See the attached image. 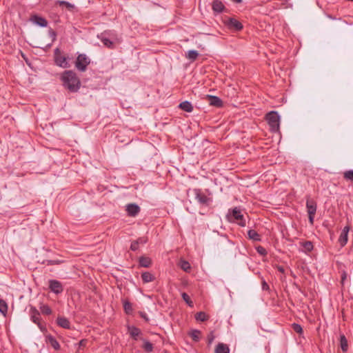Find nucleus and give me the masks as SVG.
<instances>
[{
    "mask_svg": "<svg viewBox=\"0 0 353 353\" xmlns=\"http://www.w3.org/2000/svg\"><path fill=\"white\" fill-rule=\"evenodd\" d=\"M139 263L141 267L149 268L152 265V260L147 256H141L139 259Z\"/></svg>",
    "mask_w": 353,
    "mask_h": 353,
    "instance_id": "21",
    "label": "nucleus"
},
{
    "mask_svg": "<svg viewBox=\"0 0 353 353\" xmlns=\"http://www.w3.org/2000/svg\"><path fill=\"white\" fill-rule=\"evenodd\" d=\"M301 245L304 248L305 252H311L314 248L312 242L310 241H306L301 243Z\"/></svg>",
    "mask_w": 353,
    "mask_h": 353,
    "instance_id": "32",
    "label": "nucleus"
},
{
    "mask_svg": "<svg viewBox=\"0 0 353 353\" xmlns=\"http://www.w3.org/2000/svg\"><path fill=\"white\" fill-rule=\"evenodd\" d=\"M196 321L204 322L208 319V316L204 312H199L195 314Z\"/></svg>",
    "mask_w": 353,
    "mask_h": 353,
    "instance_id": "31",
    "label": "nucleus"
},
{
    "mask_svg": "<svg viewBox=\"0 0 353 353\" xmlns=\"http://www.w3.org/2000/svg\"><path fill=\"white\" fill-rule=\"evenodd\" d=\"M57 324L64 329H70L71 323L70 321L64 316H58L57 319Z\"/></svg>",
    "mask_w": 353,
    "mask_h": 353,
    "instance_id": "16",
    "label": "nucleus"
},
{
    "mask_svg": "<svg viewBox=\"0 0 353 353\" xmlns=\"http://www.w3.org/2000/svg\"><path fill=\"white\" fill-rule=\"evenodd\" d=\"M343 178L347 181H351L353 182V170H350L344 172Z\"/></svg>",
    "mask_w": 353,
    "mask_h": 353,
    "instance_id": "36",
    "label": "nucleus"
},
{
    "mask_svg": "<svg viewBox=\"0 0 353 353\" xmlns=\"http://www.w3.org/2000/svg\"><path fill=\"white\" fill-rule=\"evenodd\" d=\"M223 22L228 28L232 31L239 32L243 28V24L233 17H225Z\"/></svg>",
    "mask_w": 353,
    "mask_h": 353,
    "instance_id": "7",
    "label": "nucleus"
},
{
    "mask_svg": "<svg viewBox=\"0 0 353 353\" xmlns=\"http://www.w3.org/2000/svg\"><path fill=\"white\" fill-rule=\"evenodd\" d=\"M135 241H137L139 245H140V244L143 245L147 243L148 238L145 236H141V237L138 238L137 240H135Z\"/></svg>",
    "mask_w": 353,
    "mask_h": 353,
    "instance_id": "41",
    "label": "nucleus"
},
{
    "mask_svg": "<svg viewBox=\"0 0 353 353\" xmlns=\"http://www.w3.org/2000/svg\"><path fill=\"white\" fill-rule=\"evenodd\" d=\"M139 244L137 241H133L130 245V250L132 251H137L139 249Z\"/></svg>",
    "mask_w": 353,
    "mask_h": 353,
    "instance_id": "42",
    "label": "nucleus"
},
{
    "mask_svg": "<svg viewBox=\"0 0 353 353\" xmlns=\"http://www.w3.org/2000/svg\"><path fill=\"white\" fill-rule=\"evenodd\" d=\"M30 319L35 324H37L41 330H43L44 327L41 323L40 321V313L34 307H31L30 310Z\"/></svg>",
    "mask_w": 353,
    "mask_h": 353,
    "instance_id": "9",
    "label": "nucleus"
},
{
    "mask_svg": "<svg viewBox=\"0 0 353 353\" xmlns=\"http://www.w3.org/2000/svg\"><path fill=\"white\" fill-rule=\"evenodd\" d=\"M63 86L70 92H77L81 88V81L77 73L72 70L63 71L60 77Z\"/></svg>",
    "mask_w": 353,
    "mask_h": 353,
    "instance_id": "1",
    "label": "nucleus"
},
{
    "mask_svg": "<svg viewBox=\"0 0 353 353\" xmlns=\"http://www.w3.org/2000/svg\"><path fill=\"white\" fill-rule=\"evenodd\" d=\"M180 268L186 272H188L191 270V265L188 261L181 260L180 261Z\"/></svg>",
    "mask_w": 353,
    "mask_h": 353,
    "instance_id": "33",
    "label": "nucleus"
},
{
    "mask_svg": "<svg viewBox=\"0 0 353 353\" xmlns=\"http://www.w3.org/2000/svg\"><path fill=\"white\" fill-rule=\"evenodd\" d=\"M248 239L253 241L259 242L261 241V236L254 230L250 229L248 231Z\"/></svg>",
    "mask_w": 353,
    "mask_h": 353,
    "instance_id": "19",
    "label": "nucleus"
},
{
    "mask_svg": "<svg viewBox=\"0 0 353 353\" xmlns=\"http://www.w3.org/2000/svg\"><path fill=\"white\" fill-rule=\"evenodd\" d=\"M54 59L57 65L63 68H68L70 67V64L69 63L70 58L62 55L59 48H57L54 50Z\"/></svg>",
    "mask_w": 353,
    "mask_h": 353,
    "instance_id": "5",
    "label": "nucleus"
},
{
    "mask_svg": "<svg viewBox=\"0 0 353 353\" xmlns=\"http://www.w3.org/2000/svg\"><path fill=\"white\" fill-rule=\"evenodd\" d=\"M30 21L33 23L42 28L46 27L48 26V21L46 19L38 14L32 15L30 17Z\"/></svg>",
    "mask_w": 353,
    "mask_h": 353,
    "instance_id": "11",
    "label": "nucleus"
},
{
    "mask_svg": "<svg viewBox=\"0 0 353 353\" xmlns=\"http://www.w3.org/2000/svg\"><path fill=\"white\" fill-rule=\"evenodd\" d=\"M317 205L315 201L308 199L306 201V208L307 214L315 215L316 212Z\"/></svg>",
    "mask_w": 353,
    "mask_h": 353,
    "instance_id": "15",
    "label": "nucleus"
},
{
    "mask_svg": "<svg viewBox=\"0 0 353 353\" xmlns=\"http://www.w3.org/2000/svg\"><path fill=\"white\" fill-rule=\"evenodd\" d=\"M189 336L194 342H199L201 338V332L199 330H192L189 332Z\"/></svg>",
    "mask_w": 353,
    "mask_h": 353,
    "instance_id": "23",
    "label": "nucleus"
},
{
    "mask_svg": "<svg viewBox=\"0 0 353 353\" xmlns=\"http://www.w3.org/2000/svg\"><path fill=\"white\" fill-rule=\"evenodd\" d=\"M191 191L194 195L195 199L201 205L209 206L212 202V199L205 195L201 189L194 188Z\"/></svg>",
    "mask_w": 353,
    "mask_h": 353,
    "instance_id": "6",
    "label": "nucleus"
},
{
    "mask_svg": "<svg viewBox=\"0 0 353 353\" xmlns=\"http://www.w3.org/2000/svg\"><path fill=\"white\" fill-rule=\"evenodd\" d=\"M179 108L187 112H191L193 110V106L192 103L188 101L181 102L179 105Z\"/></svg>",
    "mask_w": 353,
    "mask_h": 353,
    "instance_id": "20",
    "label": "nucleus"
},
{
    "mask_svg": "<svg viewBox=\"0 0 353 353\" xmlns=\"http://www.w3.org/2000/svg\"><path fill=\"white\" fill-rule=\"evenodd\" d=\"M314 216L315 215H311L310 214H308L309 222L312 225H313V223H314Z\"/></svg>",
    "mask_w": 353,
    "mask_h": 353,
    "instance_id": "45",
    "label": "nucleus"
},
{
    "mask_svg": "<svg viewBox=\"0 0 353 353\" xmlns=\"http://www.w3.org/2000/svg\"><path fill=\"white\" fill-rule=\"evenodd\" d=\"M233 2L234 3H241L242 1L241 0H232Z\"/></svg>",
    "mask_w": 353,
    "mask_h": 353,
    "instance_id": "49",
    "label": "nucleus"
},
{
    "mask_svg": "<svg viewBox=\"0 0 353 353\" xmlns=\"http://www.w3.org/2000/svg\"><path fill=\"white\" fill-rule=\"evenodd\" d=\"M214 338H215V336L214 335L213 332H210L209 334L208 335V337H207L208 345L212 344V343L214 340Z\"/></svg>",
    "mask_w": 353,
    "mask_h": 353,
    "instance_id": "40",
    "label": "nucleus"
},
{
    "mask_svg": "<svg viewBox=\"0 0 353 353\" xmlns=\"http://www.w3.org/2000/svg\"><path fill=\"white\" fill-rule=\"evenodd\" d=\"M215 353H230V349L228 345L219 343L215 348Z\"/></svg>",
    "mask_w": 353,
    "mask_h": 353,
    "instance_id": "22",
    "label": "nucleus"
},
{
    "mask_svg": "<svg viewBox=\"0 0 353 353\" xmlns=\"http://www.w3.org/2000/svg\"><path fill=\"white\" fill-rule=\"evenodd\" d=\"M340 347L343 352H346L348 350L347 340L344 334L340 335Z\"/></svg>",
    "mask_w": 353,
    "mask_h": 353,
    "instance_id": "26",
    "label": "nucleus"
},
{
    "mask_svg": "<svg viewBox=\"0 0 353 353\" xmlns=\"http://www.w3.org/2000/svg\"><path fill=\"white\" fill-rule=\"evenodd\" d=\"M265 119L272 132H276L279 130L280 117L277 112L272 111L266 114Z\"/></svg>",
    "mask_w": 353,
    "mask_h": 353,
    "instance_id": "4",
    "label": "nucleus"
},
{
    "mask_svg": "<svg viewBox=\"0 0 353 353\" xmlns=\"http://www.w3.org/2000/svg\"><path fill=\"white\" fill-rule=\"evenodd\" d=\"M123 306L125 312L127 314H131L133 311L132 303L127 299L123 301Z\"/></svg>",
    "mask_w": 353,
    "mask_h": 353,
    "instance_id": "27",
    "label": "nucleus"
},
{
    "mask_svg": "<svg viewBox=\"0 0 353 353\" xmlns=\"http://www.w3.org/2000/svg\"><path fill=\"white\" fill-rule=\"evenodd\" d=\"M48 283V288L51 292L56 294H59L63 292V286L59 281L55 279H50L49 280Z\"/></svg>",
    "mask_w": 353,
    "mask_h": 353,
    "instance_id": "8",
    "label": "nucleus"
},
{
    "mask_svg": "<svg viewBox=\"0 0 353 353\" xmlns=\"http://www.w3.org/2000/svg\"><path fill=\"white\" fill-rule=\"evenodd\" d=\"M46 343L50 344L54 350H59L60 349V345L57 340L52 335L49 334L46 336Z\"/></svg>",
    "mask_w": 353,
    "mask_h": 353,
    "instance_id": "18",
    "label": "nucleus"
},
{
    "mask_svg": "<svg viewBox=\"0 0 353 353\" xmlns=\"http://www.w3.org/2000/svg\"><path fill=\"white\" fill-rule=\"evenodd\" d=\"M261 285H262L263 290H268L270 289L268 284L267 283V282L265 280L262 281Z\"/></svg>",
    "mask_w": 353,
    "mask_h": 353,
    "instance_id": "44",
    "label": "nucleus"
},
{
    "mask_svg": "<svg viewBox=\"0 0 353 353\" xmlns=\"http://www.w3.org/2000/svg\"><path fill=\"white\" fill-rule=\"evenodd\" d=\"M139 314L140 316L142 319H143L146 322L149 321V318L145 312H139Z\"/></svg>",
    "mask_w": 353,
    "mask_h": 353,
    "instance_id": "43",
    "label": "nucleus"
},
{
    "mask_svg": "<svg viewBox=\"0 0 353 353\" xmlns=\"http://www.w3.org/2000/svg\"><path fill=\"white\" fill-rule=\"evenodd\" d=\"M91 60L85 54H79L76 58L74 65L76 69L83 72L87 70L88 66L90 64Z\"/></svg>",
    "mask_w": 353,
    "mask_h": 353,
    "instance_id": "3",
    "label": "nucleus"
},
{
    "mask_svg": "<svg viewBox=\"0 0 353 353\" xmlns=\"http://www.w3.org/2000/svg\"><path fill=\"white\" fill-rule=\"evenodd\" d=\"M50 32L54 37V39L55 37H56V32L53 30L50 31Z\"/></svg>",
    "mask_w": 353,
    "mask_h": 353,
    "instance_id": "47",
    "label": "nucleus"
},
{
    "mask_svg": "<svg viewBox=\"0 0 353 353\" xmlns=\"http://www.w3.org/2000/svg\"><path fill=\"white\" fill-rule=\"evenodd\" d=\"M349 230L350 227L345 226L341 232L340 236L339 238V242L341 247L345 246L347 242Z\"/></svg>",
    "mask_w": 353,
    "mask_h": 353,
    "instance_id": "14",
    "label": "nucleus"
},
{
    "mask_svg": "<svg viewBox=\"0 0 353 353\" xmlns=\"http://www.w3.org/2000/svg\"><path fill=\"white\" fill-rule=\"evenodd\" d=\"M181 296H182V298L183 299V301L190 306H192V301H191L189 295L185 293V292H183L181 294Z\"/></svg>",
    "mask_w": 353,
    "mask_h": 353,
    "instance_id": "38",
    "label": "nucleus"
},
{
    "mask_svg": "<svg viewBox=\"0 0 353 353\" xmlns=\"http://www.w3.org/2000/svg\"><path fill=\"white\" fill-rule=\"evenodd\" d=\"M140 210V207L137 204L130 203L126 205L127 213L130 216H136Z\"/></svg>",
    "mask_w": 353,
    "mask_h": 353,
    "instance_id": "13",
    "label": "nucleus"
},
{
    "mask_svg": "<svg viewBox=\"0 0 353 353\" xmlns=\"http://www.w3.org/2000/svg\"><path fill=\"white\" fill-rule=\"evenodd\" d=\"M56 4L62 8H65L69 11H72L74 8V6L70 2L65 1L58 0Z\"/></svg>",
    "mask_w": 353,
    "mask_h": 353,
    "instance_id": "24",
    "label": "nucleus"
},
{
    "mask_svg": "<svg viewBox=\"0 0 353 353\" xmlns=\"http://www.w3.org/2000/svg\"><path fill=\"white\" fill-rule=\"evenodd\" d=\"M8 312V304L2 299H0V313L3 314V316H6Z\"/></svg>",
    "mask_w": 353,
    "mask_h": 353,
    "instance_id": "29",
    "label": "nucleus"
},
{
    "mask_svg": "<svg viewBox=\"0 0 353 353\" xmlns=\"http://www.w3.org/2000/svg\"><path fill=\"white\" fill-rule=\"evenodd\" d=\"M228 221L230 223H235L241 227L246 225L245 219L241 212V210L239 207H235L232 210H229L226 215Z\"/></svg>",
    "mask_w": 353,
    "mask_h": 353,
    "instance_id": "2",
    "label": "nucleus"
},
{
    "mask_svg": "<svg viewBox=\"0 0 353 353\" xmlns=\"http://www.w3.org/2000/svg\"><path fill=\"white\" fill-rule=\"evenodd\" d=\"M128 331L134 341H137L138 336L141 334V330L134 325H128Z\"/></svg>",
    "mask_w": 353,
    "mask_h": 353,
    "instance_id": "17",
    "label": "nucleus"
},
{
    "mask_svg": "<svg viewBox=\"0 0 353 353\" xmlns=\"http://www.w3.org/2000/svg\"><path fill=\"white\" fill-rule=\"evenodd\" d=\"M256 252L261 256H266L268 254L267 250L263 246L259 245L256 248Z\"/></svg>",
    "mask_w": 353,
    "mask_h": 353,
    "instance_id": "39",
    "label": "nucleus"
},
{
    "mask_svg": "<svg viewBox=\"0 0 353 353\" xmlns=\"http://www.w3.org/2000/svg\"><path fill=\"white\" fill-rule=\"evenodd\" d=\"M143 349L148 353L153 351V344L148 341L143 340Z\"/></svg>",
    "mask_w": 353,
    "mask_h": 353,
    "instance_id": "30",
    "label": "nucleus"
},
{
    "mask_svg": "<svg viewBox=\"0 0 353 353\" xmlns=\"http://www.w3.org/2000/svg\"><path fill=\"white\" fill-rule=\"evenodd\" d=\"M276 269H277V270H278L279 272H281V273H284V272H285V268H284V267H283V266L278 265V266L276 267Z\"/></svg>",
    "mask_w": 353,
    "mask_h": 353,
    "instance_id": "46",
    "label": "nucleus"
},
{
    "mask_svg": "<svg viewBox=\"0 0 353 353\" xmlns=\"http://www.w3.org/2000/svg\"><path fill=\"white\" fill-rule=\"evenodd\" d=\"M212 9L214 14L223 12L226 8L220 0H214L212 3Z\"/></svg>",
    "mask_w": 353,
    "mask_h": 353,
    "instance_id": "12",
    "label": "nucleus"
},
{
    "mask_svg": "<svg viewBox=\"0 0 353 353\" xmlns=\"http://www.w3.org/2000/svg\"><path fill=\"white\" fill-rule=\"evenodd\" d=\"M141 279L144 283H147L153 281L155 279V277L150 272H145L142 273Z\"/></svg>",
    "mask_w": 353,
    "mask_h": 353,
    "instance_id": "25",
    "label": "nucleus"
},
{
    "mask_svg": "<svg viewBox=\"0 0 353 353\" xmlns=\"http://www.w3.org/2000/svg\"><path fill=\"white\" fill-rule=\"evenodd\" d=\"M206 100L210 105L216 108H221L223 105V101L216 96L208 94L206 95Z\"/></svg>",
    "mask_w": 353,
    "mask_h": 353,
    "instance_id": "10",
    "label": "nucleus"
},
{
    "mask_svg": "<svg viewBox=\"0 0 353 353\" xmlns=\"http://www.w3.org/2000/svg\"><path fill=\"white\" fill-rule=\"evenodd\" d=\"M40 310L43 314L50 315L52 314V310L48 305H43Z\"/></svg>",
    "mask_w": 353,
    "mask_h": 353,
    "instance_id": "37",
    "label": "nucleus"
},
{
    "mask_svg": "<svg viewBox=\"0 0 353 353\" xmlns=\"http://www.w3.org/2000/svg\"><path fill=\"white\" fill-rule=\"evenodd\" d=\"M291 326H292V330L297 334L301 335L303 333V328L300 324L294 323L292 324Z\"/></svg>",
    "mask_w": 353,
    "mask_h": 353,
    "instance_id": "35",
    "label": "nucleus"
},
{
    "mask_svg": "<svg viewBox=\"0 0 353 353\" xmlns=\"http://www.w3.org/2000/svg\"><path fill=\"white\" fill-rule=\"evenodd\" d=\"M101 41L103 43V44L105 46H106L107 48H110V49L114 48V43L109 39L105 38V37H102L101 39Z\"/></svg>",
    "mask_w": 353,
    "mask_h": 353,
    "instance_id": "34",
    "label": "nucleus"
},
{
    "mask_svg": "<svg viewBox=\"0 0 353 353\" xmlns=\"http://www.w3.org/2000/svg\"><path fill=\"white\" fill-rule=\"evenodd\" d=\"M199 52L196 50H191L188 51L185 57L189 59L190 61H194L197 57H199Z\"/></svg>",
    "mask_w": 353,
    "mask_h": 353,
    "instance_id": "28",
    "label": "nucleus"
},
{
    "mask_svg": "<svg viewBox=\"0 0 353 353\" xmlns=\"http://www.w3.org/2000/svg\"><path fill=\"white\" fill-rule=\"evenodd\" d=\"M85 340H81L80 342H79V345H85Z\"/></svg>",
    "mask_w": 353,
    "mask_h": 353,
    "instance_id": "48",
    "label": "nucleus"
}]
</instances>
